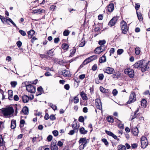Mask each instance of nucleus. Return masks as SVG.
I'll list each match as a JSON object with an SVG mask.
<instances>
[{
	"instance_id": "nucleus-52",
	"label": "nucleus",
	"mask_w": 150,
	"mask_h": 150,
	"mask_svg": "<svg viewBox=\"0 0 150 150\" xmlns=\"http://www.w3.org/2000/svg\"><path fill=\"white\" fill-rule=\"evenodd\" d=\"M79 121L81 122H84V119L83 116H80L79 118Z\"/></svg>"
},
{
	"instance_id": "nucleus-16",
	"label": "nucleus",
	"mask_w": 150,
	"mask_h": 150,
	"mask_svg": "<svg viewBox=\"0 0 150 150\" xmlns=\"http://www.w3.org/2000/svg\"><path fill=\"white\" fill-rule=\"evenodd\" d=\"M62 74L65 77H70L71 76L70 71L68 70H64L62 72Z\"/></svg>"
},
{
	"instance_id": "nucleus-62",
	"label": "nucleus",
	"mask_w": 150,
	"mask_h": 150,
	"mask_svg": "<svg viewBox=\"0 0 150 150\" xmlns=\"http://www.w3.org/2000/svg\"><path fill=\"white\" fill-rule=\"evenodd\" d=\"M16 44L18 47L20 48L22 45V43L20 41H18L16 42Z\"/></svg>"
},
{
	"instance_id": "nucleus-1",
	"label": "nucleus",
	"mask_w": 150,
	"mask_h": 150,
	"mask_svg": "<svg viewBox=\"0 0 150 150\" xmlns=\"http://www.w3.org/2000/svg\"><path fill=\"white\" fill-rule=\"evenodd\" d=\"M1 112L5 117H9L14 112V110L12 107H9L2 109Z\"/></svg>"
},
{
	"instance_id": "nucleus-28",
	"label": "nucleus",
	"mask_w": 150,
	"mask_h": 150,
	"mask_svg": "<svg viewBox=\"0 0 150 150\" xmlns=\"http://www.w3.org/2000/svg\"><path fill=\"white\" fill-rule=\"evenodd\" d=\"M117 148L118 150H126V146L122 144L118 145Z\"/></svg>"
},
{
	"instance_id": "nucleus-59",
	"label": "nucleus",
	"mask_w": 150,
	"mask_h": 150,
	"mask_svg": "<svg viewBox=\"0 0 150 150\" xmlns=\"http://www.w3.org/2000/svg\"><path fill=\"white\" fill-rule=\"evenodd\" d=\"M19 32L23 36H25L26 35V33L25 32L22 30H20L19 31Z\"/></svg>"
},
{
	"instance_id": "nucleus-36",
	"label": "nucleus",
	"mask_w": 150,
	"mask_h": 150,
	"mask_svg": "<svg viewBox=\"0 0 150 150\" xmlns=\"http://www.w3.org/2000/svg\"><path fill=\"white\" fill-rule=\"evenodd\" d=\"M120 74L119 72H116L115 74L112 75V76L113 78H117L118 79L119 77L120 76Z\"/></svg>"
},
{
	"instance_id": "nucleus-2",
	"label": "nucleus",
	"mask_w": 150,
	"mask_h": 150,
	"mask_svg": "<svg viewBox=\"0 0 150 150\" xmlns=\"http://www.w3.org/2000/svg\"><path fill=\"white\" fill-rule=\"evenodd\" d=\"M127 23L124 21L121 22V28L123 33L126 34L127 33L128 29Z\"/></svg>"
},
{
	"instance_id": "nucleus-26",
	"label": "nucleus",
	"mask_w": 150,
	"mask_h": 150,
	"mask_svg": "<svg viewBox=\"0 0 150 150\" xmlns=\"http://www.w3.org/2000/svg\"><path fill=\"white\" fill-rule=\"evenodd\" d=\"M79 132L81 134H85L88 132V131L85 130L84 128L82 127L80 129Z\"/></svg>"
},
{
	"instance_id": "nucleus-11",
	"label": "nucleus",
	"mask_w": 150,
	"mask_h": 150,
	"mask_svg": "<svg viewBox=\"0 0 150 150\" xmlns=\"http://www.w3.org/2000/svg\"><path fill=\"white\" fill-rule=\"evenodd\" d=\"M96 105L97 108L100 110H102V105L101 100L99 99L96 100Z\"/></svg>"
},
{
	"instance_id": "nucleus-30",
	"label": "nucleus",
	"mask_w": 150,
	"mask_h": 150,
	"mask_svg": "<svg viewBox=\"0 0 150 150\" xmlns=\"http://www.w3.org/2000/svg\"><path fill=\"white\" fill-rule=\"evenodd\" d=\"M76 52V49L74 47L70 51V54L69 56V57H71L73 56L75 54Z\"/></svg>"
},
{
	"instance_id": "nucleus-60",
	"label": "nucleus",
	"mask_w": 150,
	"mask_h": 150,
	"mask_svg": "<svg viewBox=\"0 0 150 150\" xmlns=\"http://www.w3.org/2000/svg\"><path fill=\"white\" fill-rule=\"evenodd\" d=\"M124 50L122 49H118L117 51V54L120 55L123 52Z\"/></svg>"
},
{
	"instance_id": "nucleus-6",
	"label": "nucleus",
	"mask_w": 150,
	"mask_h": 150,
	"mask_svg": "<svg viewBox=\"0 0 150 150\" xmlns=\"http://www.w3.org/2000/svg\"><path fill=\"white\" fill-rule=\"evenodd\" d=\"M141 61L140 68H141L142 72H145L147 70V69L146 68V61L145 60H141Z\"/></svg>"
},
{
	"instance_id": "nucleus-23",
	"label": "nucleus",
	"mask_w": 150,
	"mask_h": 150,
	"mask_svg": "<svg viewBox=\"0 0 150 150\" xmlns=\"http://www.w3.org/2000/svg\"><path fill=\"white\" fill-rule=\"evenodd\" d=\"M100 48H101L100 46L96 48L94 50L95 53L96 54H100L102 52V50Z\"/></svg>"
},
{
	"instance_id": "nucleus-42",
	"label": "nucleus",
	"mask_w": 150,
	"mask_h": 150,
	"mask_svg": "<svg viewBox=\"0 0 150 150\" xmlns=\"http://www.w3.org/2000/svg\"><path fill=\"white\" fill-rule=\"evenodd\" d=\"M48 114L47 113V119L49 118H50V120H55L56 119V118L55 117L54 115H52L50 116V117L49 115H48Z\"/></svg>"
},
{
	"instance_id": "nucleus-31",
	"label": "nucleus",
	"mask_w": 150,
	"mask_h": 150,
	"mask_svg": "<svg viewBox=\"0 0 150 150\" xmlns=\"http://www.w3.org/2000/svg\"><path fill=\"white\" fill-rule=\"evenodd\" d=\"M141 63V60L139 61L134 64L133 65V66H134V67L135 68H138L140 67V65Z\"/></svg>"
},
{
	"instance_id": "nucleus-29",
	"label": "nucleus",
	"mask_w": 150,
	"mask_h": 150,
	"mask_svg": "<svg viewBox=\"0 0 150 150\" xmlns=\"http://www.w3.org/2000/svg\"><path fill=\"white\" fill-rule=\"evenodd\" d=\"M132 132L134 135L137 136L138 135L139 132L138 129L137 127H136L132 129Z\"/></svg>"
},
{
	"instance_id": "nucleus-17",
	"label": "nucleus",
	"mask_w": 150,
	"mask_h": 150,
	"mask_svg": "<svg viewBox=\"0 0 150 150\" xmlns=\"http://www.w3.org/2000/svg\"><path fill=\"white\" fill-rule=\"evenodd\" d=\"M91 60L90 59V57L86 59L83 62L82 64L81 65L80 67H82L83 66L89 63L91 61Z\"/></svg>"
},
{
	"instance_id": "nucleus-40",
	"label": "nucleus",
	"mask_w": 150,
	"mask_h": 150,
	"mask_svg": "<svg viewBox=\"0 0 150 150\" xmlns=\"http://www.w3.org/2000/svg\"><path fill=\"white\" fill-rule=\"evenodd\" d=\"M136 13L138 19L139 21H142L143 20V18L141 13H139L137 11Z\"/></svg>"
},
{
	"instance_id": "nucleus-25",
	"label": "nucleus",
	"mask_w": 150,
	"mask_h": 150,
	"mask_svg": "<svg viewBox=\"0 0 150 150\" xmlns=\"http://www.w3.org/2000/svg\"><path fill=\"white\" fill-rule=\"evenodd\" d=\"M35 32L33 30H31L28 32V37L29 38H32V37L34 35Z\"/></svg>"
},
{
	"instance_id": "nucleus-45",
	"label": "nucleus",
	"mask_w": 150,
	"mask_h": 150,
	"mask_svg": "<svg viewBox=\"0 0 150 150\" xmlns=\"http://www.w3.org/2000/svg\"><path fill=\"white\" fill-rule=\"evenodd\" d=\"M70 33L69 31L68 30H65L63 32V35L64 36H67L69 35Z\"/></svg>"
},
{
	"instance_id": "nucleus-14",
	"label": "nucleus",
	"mask_w": 150,
	"mask_h": 150,
	"mask_svg": "<svg viewBox=\"0 0 150 150\" xmlns=\"http://www.w3.org/2000/svg\"><path fill=\"white\" fill-rule=\"evenodd\" d=\"M79 127V124L78 122H75V124H73L72 125V128L75 130L76 133L78 132Z\"/></svg>"
},
{
	"instance_id": "nucleus-48",
	"label": "nucleus",
	"mask_w": 150,
	"mask_h": 150,
	"mask_svg": "<svg viewBox=\"0 0 150 150\" xmlns=\"http://www.w3.org/2000/svg\"><path fill=\"white\" fill-rule=\"evenodd\" d=\"M6 148L5 146V143H4L3 144L0 145V150H6Z\"/></svg>"
},
{
	"instance_id": "nucleus-50",
	"label": "nucleus",
	"mask_w": 150,
	"mask_h": 150,
	"mask_svg": "<svg viewBox=\"0 0 150 150\" xmlns=\"http://www.w3.org/2000/svg\"><path fill=\"white\" fill-rule=\"evenodd\" d=\"M79 99L78 98L77 96H75L74 97V103H77L79 102Z\"/></svg>"
},
{
	"instance_id": "nucleus-63",
	"label": "nucleus",
	"mask_w": 150,
	"mask_h": 150,
	"mask_svg": "<svg viewBox=\"0 0 150 150\" xmlns=\"http://www.w3.org/2000/svg\"><path fill=\"white\" fill-rule=\"evenodd\" d=\"M117 93H118L117 91L115 89H113L112 91V93L114 96H116Z\"/></svg>"
},
{
	"instance_id": "nucleus-32",
	"label": "nucleus",
	"mask_w": 150,
	"mask_h": 150,
	"mask_svg": "<svg viewBox=\"0 0 150 150\" xmlns=\"http://www.w3.org/2000/svg\"><path fill=\"white\" fill-rule=\"evenodd\" d=\"M100 91L103 93H108L109 92L108 89H105L102 86L100 87Z\"/></svg>"
},
{
	"instance_id": "nucleus-58",
	"label": "nucleus",
	"mask_w": 150,
	"mask_h": 150,
	"mask_svg": "<svg viewBox=\"0 0 150 150\" xmlns=\"http://www.w3.org/2000/svg\"><path fill=\"white\" fill-rule=\"evenodd\" d=\"M52 133L55 137H57L58 135V132L57 130H55L52 132Z\"/></svg>"
},
{
	"instance_id": "nucleus-21",
	"label": "nucleus",
	"mask_w": 150,
	"mask_h": 150,
	"mask_svg": "<svg viewBox=\"0 0 150 150\" xmlns=\"http://www.w3.org/2000/svg\"><path fill=\"white\" fill-rule=\"evenodd\" d=\"M16 126V122L15 120H12L11 121V127L12 129L15 128Z\"/></svg>"
},
{
	"instance_id": "nucleus-47",
	"label": "nucleus",
	"mask_w": 150,
	"mask_h": 150,
	"mask_svg": "<svg viewBox=\"0 0 150 150\" xmlns=\"http://www.w3.org/2000/svg\"><path fill=\"white\" fill-rule=\"evenodd\" d=\"M37 90L38 91V94L37 95V96L41 95V92L42 90V88L41 86L40 87L38 88Z\"/></svg>"
},
{
	"instance_id": "nucleus-55",
	"label": "nucleus",
	"mask_w": 150,
	"mask_h": 150,
	"mask_svg": "<svg viewBox=\"0 0 150 150\" xmlns=\"http://www.w3.org/2000/svg\"><path fill=\"white\" fill-rule=\"evenodd\" d=\"M11 84L12 87L14 88L17 84V83L16 81H12L11 83Z\"/></svg>"
},
{
	"instance_id": "nucleus-44",
	"label": "nucleus",
	"mask_w": 150,
	"mask_h": 150,
	"mask_svg": "<svg viewBox=\"0 0 150 150\" xmlns=\"http://www.w3.org/2000/svg\"><path fill=\"white\" fill-rule=\"evenodd\" d=\"M135 53L136 55H138L139 54L140 52V48L138 47H136L135 49Z\"/></svg>"
},
{
	"instance_id": "nucleus-56",
	"label": "nucleus",
	"mask_w": 150,
	"mask_h": 150,
	"mask_svg": "<svg viewBox=\"0 0 150 150\" xmlns=\"http://www.w3.org/2000/svg\"><path fill=\"white\" fill-rule=\"evenodd\" d=\"M97 56L96 55H93L90 57V58L92 61L97 59Z\"/></svg>"
},
{
	"instance_id": "nucleus-46",
	"label": "nucleus",
	"mask_w": 150,
	"mask_h": 150,
	"mask_svg": "<svg viewBox=\"0 0 150 150\" xmlns=\"http://www.w3.org/2000/svg\"><path fill=\"white\" fill-rule=\"evenodd\" d=\"M106 41L105 40H99L98 42V44H99L100 46L104 45Z\"/></svg>"
},
{
	"instance_id": "nucleus-8",
	"label": "nucleus",
	"mask_w": 150,
	"mask_h": 150,
	"mask_svg": "<svg viewBox=\"0 0 150 150\" xmlns=\"http://www.w3.org/2000/svg\"><path fill=\"white\" fill-rule=\"evenodd\" d=\"M51 150H58V147L57 145V141L55 140H53L51 144Z\"/></svg>"
},
{
	"instance_id": "nucleus-3",
	"label": "nucleus",
	"mask_w": 150,
	"mask_h": 150,
	"mask_svg": "<svg viewBox=\"0 0 150 150\" xmlns=\"http://www.w3.org/2000/svg\"><path fill=\"white\" fill-rule=\"evenodd\" d=\"M26 90L29 92L31 93H34L36 91V88L35 86L29 84L26 86Z\"/></svg>"
},
{
	"instance_id": "nucleus-18",
	"label": "nucleus",
	"mask_w": 150,
	"mask_h": 150,
	"mask_svg": "<svg viewBox=\"0 0 150 150\" xmlns=\"http://www.w3.org/2000/svg\"><path fill=\"white\" fill-rule=\"evenodd\" d=\"M79 144L82 143V144H83V145H84L86 146V144L87 142L86 138L84 137L81 138L79 141Z\"/></svg>"
},
{
	"instance_id": "nucleus-57",
	"label": "nucleus",
	"mask_w": 150,
	"mask_h": 150,
	"mask_svg": "<svg viewBox=\"0 0 150 150\" xmlns=\"http://www.w3.org/2000/svg\"><path fill=\"white\" fill-rule=\"evenodd\" d=\"M4 143H5V142L4 141V140L2 138V136L0 135V145H1V144H3Z\"/></svg>"
},
{
	"instance_id": "nucleus-54",
	"label": "nucleus",
	"mask_w": 150,
	"mask_h": 150,
	"mask_svg": "<svg viewBox=\"0 0 150 150\" xmlns=\"http://www.w3.org/2000/svg\"><path fill=\"white\" fill-rule=\"evenodd\" d=\"M50 106L54 110L57 109V106L56 105H54L52 103L50 104Z\"/></svg>"
},
{
	"instance_id": "nucleus-20",
	"label": "nucleus",
	"mask_w": 150,
	"mask_h": 150,
	"mask_svg": "<svg viewBox=\"0 0 150 150\" xmlns=\"http://www.w3.org/2000/svg\"><path fill=\"white\" fill-rule=\"evenodd\" d=\"M54 55V50L53 49H52L47 51V57H52Z\"/></svg>"
},
{
	"instance_id": "nucleus-4",
	"label": "nucleus",
	"mask_w": 150,
	"mask_h": 150,
	"mask_svg": "<svg viewBox=\"0 0 150 150\" xmlns=\"http://www.w3.org/2000/svg\"><path fill=\"white\" fill-rule=\"evenodd\" d=\"M125 73L126 74L128 75L131 78H132L134 76V70L130 68L126 69L125 70Z\"/></svg>"
},
{
	"instance_id": "nucleus-5",
	"label": "nucleus",
	"mask_w": 150,
	"mask_h": 150,
	"mask_svg": "<svg viewBox=\"0 0 150 150\" xmlns=\"http://www.w3.org/2000/svg\"><path fill=\"white\" fill-rule=\"evenodd\" d=\"M136 100V95L134 92L132 93L129 97V100L127 102V104H129L134 102Z\"/></svg>"
},
{
	"instance_id": "nucleus-19",
	"label": "nucleus",
	"mask_w": 150,
	"mask_h": 150,
	"mask_svg": "<svg viewBox=\"0 0 150 150\" xmlns=\"http://www.w3.org/2000/svg\"><path fill=\"white\" fill-rule=\"evenodd\" d=\"M44 12L45 10H44L40 8L33 10V12L32 13L34 14H39Z\"/></svg>"
},
{
	"instance_id": "nucleus-33",
	"label": "nucleus",
	"mask_w": 150,
	"mask_h": 150,
	"mask_svg": "<svg viewBox=\"0 0 150 150\" xmlns=\"http://www.w3.org/2000/svg\"><path fill=\"white\" fill-rule=\"evenodd\" d=\"M69 46L67 43H64L62 44V47L63 50H67L68 49Z\"/></svg>"
},
{
	"instance_id": "nucleus-9",
	"label": "nucleus",
	"mask_w": 150,
	"mask_h": 150,
	"mask_svg": "<svg viewBox=\"0 0 150 150\" xmlns=\"http://www.w3.org/2000/svg\"><path fill=\"white\" fill-rule=\"evenodd\" d=\"M103 70L105 73H106L108 74H112L115 72L114 69L113 68L109 67L104 69Z\"/></svg>"
},
{
	"instance_id": "nucleus-53",
	"label": "nucleus",
	"mask_w": 150,
	"mask_h": 150,
	"mask_svg": "<svg viewBox=\"0 0 150 150\" xmlns=\"http://www.w3.org/2000/svg\"><path fill=\"white\" fill-rule=\"evenodd\" d=\"M102 141L104 142L105 144V145L106 146H108V142L107 141V140L103 138L102 139Z\"/></svg>"
},
{
	"instance_id": "nucleus-7",
	"label": "nucleus",
	"mask_w": 150,
	"mask_h": 150,
	"mask_svg": "<svg viewBox=\"0 0 150 150\" xmlns=\"http://www.w3.org/2000/svg\"><path fill=\"white\" fill-rule=\"evenodd\" d=\"M141 143L142 148H145L148 145V141L145 137H142L141 139Z\"/></svg>"
},
{
	"instance_id": "nucleus-13",
	"label": "nucleus",
	"mask_w": 150,
	"mask_h": 150,
	"mask_svg": "<svg viewBox=\"0 0 150 150\" xmlns=\"http://www.w3.org/2000/svg\"><path fill=\"white\" fill-rule=\"evenodd\" d=\"M114 9V5L112 3L110 4L107 7V10L110 12H112Z\"/></svg>"
},
{
	"instance_id": "nucleus-51",
	"label": "nucleus",
	"mask_w": 150,
	"mask_h": 150,
	"mask_svg": "<svg viewBox=\"0 0 150 150\" xmlns=\"http://www.w3.org/2000/svg\"><path fill=\"white\" fill-rule=\"evenodd\" d=\"M106 134L112 137L114 134L112 132L107 130L105 131Z\"/></svg>"
},
{
	"instance_id": "nucleus-10",
	"label": "nucleus",
	"mask_w": 150,
	"mask_h": 150,
	"mask_svg": "<svg viewBox=\"0 0 150 150\" xmlns=\"http://www.w3.org/2000/svg\"><path fill=\"white\" fill-rule=\"evenodd\" d=\"M141 114L140 113H138L137 114H136V113L132 112L131 115L130 117H131V120H133L135 118H137V119H139V120H141L142 118H143V117H139V116Z\"/></svg>"
},
{
	"instance_id": "nucleus-43",
	"label": "nucleus",
	"mask_w": 150,
	"mask_h": 150,
	"mask_svg": "<svg viewBox=\"0 0 150 150\" xmlns=\"http://www.w3.org/2000/svg\"><path fill=\"white\" fill-rule=\"evenodd\" d=\"M120 122V123L118 124V127L121 129H124V124H122L121 122V121L117 119Z\"/></svg>"
},
{
	"instance_id": "nucleus-12",
	"label": "nucleus",
	"mask_w": 150,
	"mask_h": 150,
	"mask_svg": "<svg viewBox=\"0 0 150 150\" xmlns=\"http://www.w3.org/2000/svg\"><path fill=\"white\" fill-rule=\"evenodd\" d=\"M117 20V18L116 17L112 18L108 23V25L110 26H114L116 23Z\"/></svg>"
},
{
	"instance_id": "nucleus-61",
	"label": "nucleus",
	"mask_w": 150,
	"mask_h": 150,
	"mask_svg": "<svg viewBox=\"0 0 150 150\" xmlns=\"http://www.w3.org/2000/svg\"><path fill=\"white\" fill-rule=\"evenodd\" d=\"M8 21L9 22H10L14 26L16 27H17V26L15 23L13 21L11 20V19L10 18H8Z\"/></svg>"
},
{
	"instance_id": "nucleus-38",
	"label": "nucleus",
	"mask_w": 150,
	"mask_h": 150,
	"mask_svg": "<svg viewBox=\"0 0 150 150\" xmlns=\"http://www.w3.org/2000/svg\"><path fill=\"white\" fill-rule=\"evenodd\" d=\"M0 19L1 20L3 23L4 22H7L8 21V19L4 17L1 16L0 15Z\"/></svg>"
},
{
	"instance_id": "nucleus-24",
	"label": "nucleus",
	"mask_w": 150,
	"mask_h": 150,
	"mask_svg": "<svg viewBox=\"0 0 150 150\" xmlns=\"http://www.w3.org/2000/svg\"><path fill=\"white\" fill-rule=\"evenodd\" d=\"M80 95L83 100H86L88 99L86 94L83 91L81 92Z\"/></svg>"
},
{
	"instance_id": "nucleus-34",
	"label": "nucleus",
	"mask_w": 150,
	"mask_h": 150,
	"mask_svg": "<svg viewBox=\"0 0 150 150\" xmlns=\"http://www.w3.org/2000/svg\"><path fill=\"white\" fill-rule=\"evenodd\" d=\"M85 44V39L84 38H83L81 41L79 45V46L80 47H83L84 46Z\"/></svg>"
},
{
	"instance_id": "nucleus-41",
	"label": "nucleus",
	"mask_w": 150,
	"mask_h": 150,
	"mask_svg": "<svg viewBox=\"0 0 150 150\" xmlns=\"http://www.w3.org/2000/svg\"><path fill=\"white\" fill-rule=\"evenodd\" d=\"M64 140V139H61V141H58L57 144V145L59 147H62L63 145V143L62 142V141L63 142Z\"/></svg>"
},
{
	"instance_id": "nucleus-37",
	"label": "nucleus",
	"mask_w": 150,
	"mask_h": 150,
	"mask_svg": "<svg viewBox=\"0 0 150 150\" xmlns=\"http://www.w3.org/2000/svg\"><path fill=\"white\" fill-rule=\"evenodd\" d=\"M147 101L144 99H143L141 102L142 106L144 107H146V106Z\"/></svg>"
},
{
	"instance_id": "nucleus-49",
	"label": "nucleus",
	"mask_w": 150,
	"mask_h": 150,
	"mask_svg": "<svg viewBox=\"0 0 150 150\" xmlns=\"http://www.w3.org/2000/svg\"><path fill=\"white\" fill-rule=\"evenodd\" d=\"M25 123V121L24 120H21L20 121V127L21 128L22 127Z\"/></svg>"
},
{
	"instance_id": "nucleus-27",
	"label": "nucleus",
	"mask_w": 150,
	"mask_h": 150,
	"mask_svg": "<svg viewBox=\"0 0 150 150\" xmlns=\"http://www.w3.org/2000/svg\"><path fill=\"white\" fill-rule=\"evenodd\" d=\"M13 92L11 90H9L8 91V99L10 100H13Z\"/></svg>"
},
{
	"instance_id": "nucleus-22",
	"label": "nucleus",
	"mask_w": 150,
	"mask_h": 150,
	"mask_svg": "<svg viewBox=\"0 0 150 150\" xmlns=\"http://www.w3.org/2000/svg\"><path fill=\"white\" fill-rule=\"evenodd\" d=\"M105 54L99 59V62L100 63H102L106 61V57L105 56Z\"/></svg>"
},
{
	"instance_id": "nucleus-39",
	"label": "nucleus",
	"mask_w": 150,
	"mask_h": 150,
	"mask_svg": "<svg viewBox=\"0 0 150 150\" xmlns=\"http://www.w3.org/2000/svg\"><path fill=\"white\" fill-rule=\"evenodd\" d=\"M107 120L108 122L113 123L114 122V120L112 117L111 116L108 117L107 118Z\"/></svg>"
},
{
	"instance_id": "nucleus-15",
	"label": "nucleus",
	"mask_w": 150,
	"mask_h": 150,
	"mask_svg": "<svg viewBox=\"0 0 150 150\" xmlns=\"http://www.w3.org/2000/svg\"><path fill=\"white\" fill-rule=\"evenodd\" d=\"M22 101L24 103H28L29 100V97L26 95H24L22 96Z\"/></svg>"
},
{
	"instance_id": "nucleus-64",
	"label": "nucleus",
	"mask_w": 150,
	"mask_h": 150,
	"mask_svg": "<svg viewBox=\"0 0 150 150\" xmlns=\"http://www.w3.org/2000/svg\"><path fill=\"white\" fill-rule=\"evenodd\" d=\"M54 43L56 44L59 41V38H55L54 39Z\"/></svg>"
},
{
	"instance_id": "nucleus-35",
	"label": "nucleus",
	"mask_w": 150,
	"mask_h": 150,
	"mask_svg": "<svg viewBox=\"0 0 150 150\" xmlns=\"http://www.w3.org/2000/svg\"><path fill=\"white\" fill-rule=\"evenodd\" d=\"M22 111L25 115H27L28 113V109L27 107H24L22 110Z\"/></svg>"
}]
</instances>
